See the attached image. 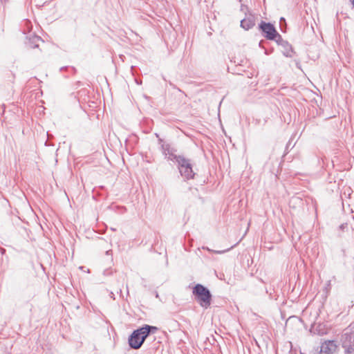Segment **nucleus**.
Returning <instances> with one entry per match:
<instances>
[{
  "label": "nucleus",
  "mask_w": 354,
  "mask_h": 354,
  "mask_svg": "<svg viewBox=\"0 0 354 354\" xmlns=\"http://www.w3.org/2000/svg\"><path fill=\"white\" fill-rule=\"evenodd\" d=\"M284 55L286 56V57H291V55L290 53V52L287 51L286 53H284Z\"/></svg>",
  "instance_id": "nucleus-13"
},
{
  "label": "nucleus",
  "mask_w": 354,
  "mask_h": 354,
  "mask_svg": "<svg viewBox=\"0 0 354 354\" xmlns=\"http://www.w3.org/2000/svg\"><path fill=\"white\" fill-rule=\"evenodd\" d=\"M345 354H354V346L349 348L344 349Z\"/></svg>",
  "instance_id": "nucleus-10"
},
{
  "label": "nucleus",
  "mask_w": 354,
  "mask_h": 354,
  "mask_svg": "<svg viewBox=\"0 0 354 354\" xmlns=\"http://www.w3.org/2000/svg\"><path fill=\"white\" fill-rule=\"evenodd\" d=\"M228 250H229V249L224 250H216V251H214V252L217 253V254H221V253H223Z\"/></svg>",
  "instance_id": "nucleus-11"
},
{
  "label": "nucleus",
  "mask_w": 354,
  "mask_h": 354,
  "mask_svg": "<svg viewBox=\"0 0 354 354\" xmlns=\"http://www.w3.org/2000/svg\"><path fill=\"white\" fill-rule=\"evenodd\" d=\"M336 349L337 345L335 341L328 340L322 344L319 354H333Z\"/></svg>",
  "instance_id": "nucleus-6"
},
{
  "label": "nucleus",
  "mask_w": 354,
  "mask_h": 354,
  "mask_svg": "<svg viewBox=\"0 0 354 354\" xmlns=\"http://www.w3.org/2000/svg\"><path fill=\"white\" fill-rule=\"evenodd\" d=\"M327 286H328V287L330 286V281H328Z\"/></svg>",
  "instance_id": "nucleus-17"
},
{
  "label": "nucleus",
  "mask_w": 354,
  "mask_h": 354,
  "mask_svg": "<svg viewBox=\"0 0 354 354\" xmlns=\"http://www.w3.org/2000/svg\"><path fill=\"white\" fill-rule=\"evenodd\" d=\"M259 28L268 39L273 40L277 37L279 39H281V35L277 32L274 26L270 23L261 21L259 24Z\"/></svg>",
  "instance_id": "nucleus-4"
},
{
  "label": "nucleus",
  "mask_w": 354,
  "mask_h": 354,
  "mask_svg": "<svg viewBox=\"0 0 354 354\" xmlns=\"http://www.w3.org/2000/svg\"><path fill=\"white\" fill-rule=\"evenodd\" d=\"M162 149L165 158L172 161H176L177 158L180 156L174 153V150L168 144H162Z\"/></svg>",
  "instance_id": "nucleus-7"
},
{
  "label": "nucleus",
  "mask_w": 354,
  "mask_h": 354,
  "mask_svg": "<svg viewBox=\"0 0 354 354\" xmlns=\"http://www.w3.org/2000/svg\"><path fill=\"white\" fill-rule=\"evenodd\" d=\"M178 165V169L180 174L187 179L193 178L194 173L192 169V165L190 160L185 158L183 156H179L176 161Z\"/></svg>",
  "instance_id": "nucleus-3"
},
{
  "label": "nucleus",
  "mask_w": 354,
  "mask_h": 354,
  "mask_svg": "<svg viewBox=\"0 0 354 354\" xmlns=\"http://www.w3.org/2000/svg\"><path fill=\"white\" fill-rule=\"evenodd\" d=\"M192 293L202 307L207 308L210 306L212 294L207 288L198 283L193 288Z\"/></svg>",
  "instance_id": "nucleus-2"
},
{
  "label": "nucleus",
  "mask_w": 354,
  "mask_h": 354,
  "mask_svg": "<svg viewBox=\"0 0 354 354\" xmlns=\"http://www.w3.org/2000/svg\"><path fill=\"white\" fill-rule=\"evenodd\" d=\"M254 26V18L252 15L247 16L241 21V26L245 30H249Z\"/></svg>",
  "instance_id": "nucleus-8"
},
{
  "label": "nucleus",
  "mask_w": 354,
  "mask_h": 354,
  "mask_svg": "<svg viewBox=\"0 0 354 354\" xmlns=\"http://www.w3.org/2000/svg\"><path fill=\"white\" fill-rule=\"evenodd\" d=\"M312 330L314 333H317L319 335H323L326 333V329L325 326L322 324H315L312 326Z\"/></svg>",
  "instance_id": "nucleus-9"
},
{
  "label": "nucleus",
  "mask_w": 354,
  "mask_h": 354,
  "mask_svg": "<svg viewBox=\"0 0 354 354\" xmlns=\"http://www.w3.org/2000/svg\"><path fill=\"white\" fill-rule=\"evenodd\" d=\"M342 346L344 349L354 346V332H344L341 336Z\"/></svg>",
  "instance_id": "nucleus-5"
},
{
  "label": "nucleus",
  "mask_w": 354,
  "mask_h": 354,
  "mask_svg": "<svg viewBox=\"0 0 354 354\" xmlns=\"http://www.w3.org/2000/svg\"><path fill=\"white\" fill-rule=\"evenodd\" d=\"M158 330L156 326L145 324L133 331L128 339L129 345L131 348L138 349L150 334H154Z\"/></svg>",
  "instance_id": "nucleus-1"
},
{
  "label": "nucleus",
  "mask_w": 354,
  "mask_h": 354,
  "mask_svg": "<svg viewBox=\"0 0 354 354\" xmlns=\"http://www.w3.org/2000/svg\"><path fill=\"white\" fill-rule=\"evenodd\" d=\"M79 268H80V270H83V271L86 272V270H84V268H85L86 267L81 266V267H79Z\"/></svg>",
  "instance_id": "nucleus-14"
},
{
  "label": "nucleus",
  "mask_w": 354,
  "mask_h": 354,
  "mask_svg": "<svg viewBox=\"0 0 354 354\" xmlns=\"http://www.w3.org/2000/svg\"><path fill=\"white\" fill-rule=\"evenodd\" d=\"M41 268H42L43 271L45 272H46V270H45L46 267L42 266Z\"/></svg>",
  "instance_id": "nucleus-15"
},
{
  "label": "nucleus",
  "mask_w": 354,
  "mask_h": 354,
  "mask_svg": "<svg viewBox=\"0 0 354 354\" xmlns=\"http://www.w3.org/2000/svg\"><path fill=\"white\" fill-rule=\"evenodd\" d=\"M351 1L352 3L353 6H354V0H351Z\"/></svg>",
  "instance_id": "nucleus-16"
},
{
  "label": "nucleus",
  "mask_w": 354,
  "mask_h": 354,
  "mask_svg": "<svg viewBox=\"0 0 354 354\" xmlns=\"http://www.w3.org/2000/svg\"><path fill=\"white\" fill-rule=\"evenodd\" d=\"M282 21L285 24L286 21H285V19L283 17H281V19H280V24H281V26L282 25Z\"/></svg>",
  "instance_id": "nucleus-12"
}]
</instances>
